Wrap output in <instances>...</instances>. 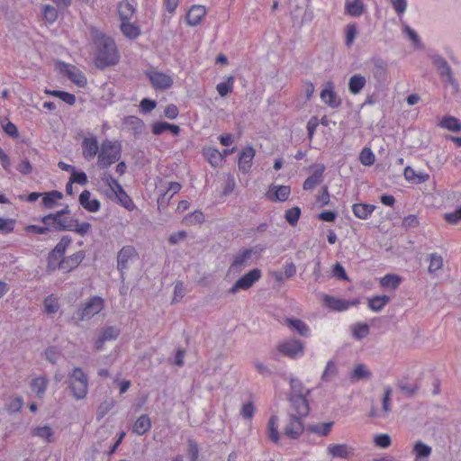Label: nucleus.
Instances as JSON below:
<instances>
[{
    "label": "nucleus",
    "mask_w": 461,
    "mask_h": 461,
    "mask_svg": "<svg viewBox=\"0 0 461 461\" xmlns=\"http://www.w3.org/2000/svg\"><path fill=\"white\" fill-rule=\"evenodd\" d=\"M91 37L95 67L104 69L116 65L120 56L113 39L96 29L91 31Z\"/></svg>",
    "instance_id": "f257e3e1"
},
{
    "label": "nucleus",
    "mask_w": 461,
    "mask_h": 461,
    "mask_svg": "<svg viewBox=\"0 0 461 461\" xmlns=\"http://www.w3.org/2000/svg\"><path fill=\"white\" fill-rule=\"evenodd\" d=\"M41 221L45 225L51 226L52 231H74L84 237L92 230L89 222H78L75 218L69 216H59V213H49L41 218Z\"/></svg>",
    "instance_id": "f03ea898"
},
{
    "label": "nucleus",
    "mask_w": 461,
    "mask_h": 461,
    "mask_svg": "<svg viewBox=\"0 0 461 461\" xmlns=\"http://www.w3.org/2000/svg\"><path fill=\"white\" fill-rule=\"evenodd\" d=\"M122 154L121 144H116L109 140L103 141L101 150L98 154L97 166L102 168H108L113 163L119 161Z\"/></svg>",
    "instance_id": "7ed1b4c3"
},
{
    "label": "nucleus",
    "mask_w": 461,
    "mask_h": 461,
    "mask_svg": "<svg viewBox=\"0 0 461 461\" xmlns=\"http://www.w3.org/2000/svg\"><path fill=\"white\" fill-rule=\"evenodd\" d=\"M68 386L77 400L86 397L88 392V380L86 375L80 367H75L68 376Z\"/></svg>",
    "instance_id": "20e7f679"
},
{
    "label": "nucleus",
    "mask_w": 461,
    "mask_h": 461,
    "mask_svg": "<svg viewBox=\"0 0 461 461\" xmlns=\"http://www.w3.org/2000/svg\"><path fill=\"white\" fill-rule=\"evenodd\" d=\"M72 242L71 237L63 236L54 249L49 253L47 259V271L49 273L54 272L57 269H61V260L64 258L67 248Z\"/></svg>",
    "instance_id": "39448f33"
},
{
    "label": "nucleus",
    "mask_w": 461,
    "mask_h": 461,
    "mask_svg": "<svg viewBox=\"0 0 461 461\" xmlns=\"http://www.w3.org/2000/svg\"><path fill=\"white\" fill-rule=\"evenodd\" d=\"M139 258V254L133 246H123L117 254V269L121 274L122 281L125 279V272L131 264Z\"/></svg>",
    "instance_id": "423d86ee"
},
{
    "label": "nucleus",
    "mask_w": 461,
    "mask_h": 461,
    "mask_svg": "<svg viewBox=\"0 0 461 461\" xmlns=\"http://www.w3.org/2000/svg\"><path fill=\"white\" fill-rule=\"evenodd\" d=\"M104 300L99 296H94L87 301L85 305L77 312V319L83 321L91 319L104 309Z\"/></svg>",
    "instance_id": "0eeeda50"
},
{
    "label": "nucleus",
    "mask_w": 461,
    "mask_h": 461,
    "mask_svg": "<svg viewBox=\"0 0 461 461\" xmlns=\"http://www.w3.org/2000/svg\"><path fill=\"white\" fill-rule=\"evenodd\" d=\"M261 277V270L254 268L238 279L234 285L229 289L230 294H236L239 290L249 289Z\"/></svg>",
    "instance_id": "6e6552de"
},
{
    "label": "nucleus",
    "mask_w": 461,
    "mask_h": 461,
    "mask_svg": "<svg viewBox=\"0 0 461 461\" xmlns=\"http://www.w3.org/2000/svg\"><path fill=\"white\" fill-rule=\"evenodd\" d=\"M289 402L294 412L297 417L303 418L308 416L310 411V406L306 396L303 394L302 391H298V393L292 394L289 397Z\"/></svg>",
    "instance_id": "1a4fd4ad"
},
{
    "label": "nucleus",
    "mask_w": 461,
    "mask_h": 461,
    "mask_svg": "<svg viewBox=\"0 0 461 461\" xmlns=\"http://www.w3.org/2000/svg\"><path fill=\"white\" fill-rule=\"evenodd\" d=\"M277 350L282 355L294 358L303 353V345L299 339H289L277 346Z\"/></svg>",
    "instance_id": "9d476101"
},
{
    "label": "nucleus",
    "mask_w": 461,
    "mask_h": 461,
    "mask_svg": "<svg viewBox=\"0 0 461 461\" xmlns=\"http://www.w3.org/2000/svg\"><path fill=\"white\" fill-rule=\"evenodd\" d=\"M255 253L253 249H244L234 256L233 261L229 267V272L240 273L249 265V260Z\"/></svg>",
    "instance_id": "9b49d317"
},
{
    "label": "nucleus",
    "mask_w": 461,
    "mask_h": 461,
    "mask_svg": "<svg viewBox=\"0 0 461 461\" xmlns=\"http://www.w3.org/2000/svg\"><path fill=\"white\" fill-rule=\"evenodd\" d=\"M60 70L77 86L84 87L86 86V77L77 67L60 62Z\"/></svg>",
    "instance_id": "f8f14e48"
},
{
    "label": "nucleus",
    "mask_w": 461,
    "mask_h": 461,
    "mask_svg": "<svg viewBox=\"0 0 461 461\" xmlns=\"http://www.w3.org/2000/svg\"><path fill=\"white\" fill-rule=\"evenodd\" d=\"M146 75L155 89L165 90L173 85L171 77L165 73L157 70H150L147 71Z\"/></svg>",
    "instance_id": "ddd939ff"
},
{
    "label": "nucleus",
    "mask_w": 461,
    "mask_h": 461,
    "mask_svg": "<svg viewBox=\"0 0 461 461\" xmlns=\"http://www.w3.org/2000/svg\"><path fill=\"white\" fill-rule=\"evenodd\" d=\"M304 426L302 418L297 417L295 414H290V422L285 426L284 433L286 437L292 439H296L303 432Z\"/></svg>",
    "instance_id": "4468645a"
},
{
    "label": "nucleus",
    "mask_w": 461,
    "mask_h": 461,
    "mask_svg": "<svg viewBox=\"0 0 461 461\" xmlns=\"http://www.w3.org/2000/svg\"><path fill=\"white\" fill-rule=\"evenodd\" d=\"M373 69L372 74L376 81L377 86L380 87L384 86L387 79V63L382 59L381 58H376L373 59Z\"/></svg>",
    "instance_id": "2eb2a0df"
},
{
    "label": "nucleus",
    "mask_w": 461,
    "mask_h": 461,
    "mask_svg": "<svg viewBox=\"0 0 461 461\" xmlns=\"http://www.w3.org/2000/svg\"><path fill=\"white\" fill-rule=\"evenodd\" d=\"M332 457L348 459L354 456L355 449L348 444H330L327 448Z\"/></svg>",
    "instance_id": "dca6fc26"
},
{
    "label": "nucleus",
    "mask_w": 461,
    "mask_h": 461,
    "mask_svg": "<svg viewBox=\"0 0 461 461\" xmlns=\"http://www.w3.org/2000/svg\"><path fill=\"white\" fill-rule=\"evenodd\" d=\"M86 257L84 250H79L69 257H64L61 260V269L65 272H70L76 269Z\"/></svg>",
    "instance_id": "f3484780"
},
{
    "label": "nucleus",
    "mask_w": 461,
    "mask_h": 461,
    "mask_svg": "<svg viewBox=\"0 0 461 461\" xmlns=\"http://www.w3.org/2000/svg\"><path fill=\"white\" fill-rule=\"evenodd\" d=\"M205 14L206 7L204 5H193L186 14V23L191 26H195L201 23Z\"/></svg>",
    "instance_id": "a211bd4d"
},
{
    "label": "nucleus",
    "mask_w": 461,
    "mask_h": 461,
    "mask_svg": "<svg viewBox=\"0 0 461 461\" xmlns=\"http://www.w3.org/2000/svg\"><path fill=\"white\" fill-rule=\"evenodd\" d=\"M91 193L84 190L78 198L79 204L89 212H96L100 210L101 203L97 199H90Z\"/></svg>",
    "instance_id": "6ab92c4d"
},
{
    "label": "nucleus",
    "mask_w": 461,
    "mask_h": 461,
    "mask_svg": "<svg viewBox=\"0 0 461 461\" xmlns=\"http://www.w3.org/2000/svg\"><path fill=\"white\" fill-rule=\"evenodd\" d=\"M255 156V149L253 147L249 146L242 149L239 158V168L244 173H247L252 165V159Z\"/></svg>",
    "instance_id": "aec40b11"
},
{
    "label": "nucleus",
    "mask_w": 461,
    "mask_h": 461,
    "mask_svg": "<svg viewBox=\"0 0 461 461\" xmlns=\"http://www.w3.org/2000/svg\"><path fill=\"white\" fill-rule=\"evenodd\" d=\"M432 448L429 445L419 440L415 442L412 448V455L414 456V461H429V457L431 455Z\"/></svg>",
    "instance_id": "412c9836"
},
{
    "label": "nucleus",
    "mask_w": 461,
    "mask_h": 461,
    "mask_svg": "<svg viewBox=\"0 0 461 461\" xmlns=\"http://www.w3.org/2000/svg\"><path fill=\"white\" fill-rule=\"evenodd\" d=\"M119 334L120 330L118 328L113 326L106 327L105 329L103 330L98 339L95 341V348L97 350L102 349L105 341L117 339Z\"/></svg>",
    "instance_id": "4be33fe9"
},
{
    "label": "nucleus",
    "mask_w": 461,
    "mask_h": 461,
    "mask_svg": "<svg viewBox=\"0 0 461 461\" xmlns=\"http://www.w3.org/2000/svg\"><path fill=\"white\" fill-rule=\"evenodd\" d=\"M83 156L86 159L91 160L98 152V142L95 137L85 138L82 141Z\"/></svg>",
    "instance_id": "5701e85b"
},
{
    "label": "nucleus",
    "mask_w": 461,
    "mask_h": 461,
    "mask_svg": "<svg viewBox=\"0 0 461 461\" xmlns=\"http://www.w3.org/2000/svg\"><path fill=\"white\" fill-rule=\"evenodd\" d=\"M325 170L324 165L318 166V168L314 170V172L306 178L303 183L304 190H312L315 187V185L322 181L323 172Z\"/></svg>",
    "instance_id": "b1692460"
},
{
    "label": "nucleus",
    "mask_w": 461,
    "mask_h": 461,
    "mask_svg": "<svg viewBox=\"0 0 461 461\" xmlns=\"http://www.w3.org/2000/svg\"><path fill=\"white\" fill-rule=\"evenodd\" d=\"M151 428V420L147 414L140 415L132 426V432L141 436L149 431Z\"/></svg>",
    "instance_id": "393cba45"
},
{
    "label": "nucleus",
    "mask_w": 461,
    "mask_h": 461,
    "mask_svg": "<svg viewBox=\"0 0 461 461\" xmlns=\"http://www.w3.org/2000/svg\"><path fill=\"white\" fill-rule=\"evenodd\" d=\"M330 89H323L321 92V98L331 108H338L341 104V100L332 89V84L329 83Z\"/></svg>",
    "instance_id": "a878e982"
},
{
    "label": "nucleus",
    "mask_w": 461,
    "mask_h": 461,
    "mask_svg": "<svg viewBox=\"0 0 461 461\" xmlns=\"http://www.w3.org/2000/svg\"><path fill=\"white\" fill-rule=\"evenodd\" d=\"M375 209V206L373 204L368 203H354L352 206V211L354 215L361 220H366L368 218V216L371 215V213Z\"/></svg>",
    "instance_id": "bb28decb"
},
{
    "label": "nucleus",
    "mask_w": 461,
    "mask_h": 461,
    "mask_svg": "<svg viewBox=\"0 0 461 461\" xmlns=\"http://www.w3.org/2000/svg\"><path fill=\"white\" fill-rule=\"evenodd\" d=\"M372 376V373L364 364H358L355 366L350 374L351 382H358L360 380H368Z\"/></svg>",
    "instance_id": "cd10ccee"
},
{
    "label": "nucleus",
    "mask_w": 461,
    "mask_h": 461,
    "mask_svg": "<svg viewBox=\"0 0 461 461\" xmlns=\"http://www.w3.org/2000/svg\"><path fill=\"white\" fill-rule=\"evenodd\" d=\"M366 77L360 74L353 75L348 81V90L353 95H357L366 85Z\"/></svg>",
    "instance_id": "c85d7f7f"
},
{
    "label": "nucleus",
    "mask_w": 461,
    "mask_h": 461,
    "mask_svg": "<svg viewBox=\"0 0 461 461\" xmlns=\"http://www.w3.org/2000/svg\"><path fill=\"white\" fill-rule=\"evenodd\" d=\"M31 433L33 437H39L44 439L46 442L50 443L54 441V431L49 425H44L42 427H35L32 429Z\"/></svg>",
    "instance_id": "c756f323"
},
{
    "label": "nucleus",
    "mask_w": 461,
    "mask_h": 461,
    "mask_svg": "<svg viewBox=\"0 0 461 461\" xmlns=\"http://www.w3.org/2000/svg\"><path fill=\"white\" fill-rule=\"evenodd\" d=\"M135 13V8L128 0H123L118 5V14L122 21H130Z\"/></svg>",
    "instance_id": "7c9ffc66"
},
{
    "label": "nucleus",
    "mask_w": 461,
    "mask_h": 461,
    "mask_svg": "<svg viewBox=\"0 0 461 461\" xmlns=\"http://www.w3.org/2000/svg\"><path fill=\"white\" fill-rule=\"evenodd\" d=\"M323 301L334 311H345L348 309V300L336 298L330 295H324Z\"/></svg>",
    "instance_id": "2f4dec72"
},
{
    "label": "nucleus",
    "mask_w": 461,
    "mask_h": 461,
    "mask_svg": "<svg viewBox=\"0 0 461 461\" xmlns=\"http://www.w3.org/2000/svg\"><path fill=\"white\" fill-rule=\"evenodd\" d=\"M203 154L213 167H218L223 160V155L215 148L204 149Z\"/></svg>",
    "instance_id": "473e14b6"
},
{
    "label": "nucleus",
    "mask_w": 461,
    "mask_h": 461,
    "mask_svg": "<svg viewBox=\"0 0 461 461\" xmlns=\"http://www.w3.org/2000/svg\"><path fill=\"white\" fill-rule=\"evenodd\" d=\"M121 31L128 39H136L140 34L139 26L131 23L129 21H122Z\"/></svg>",
    "instance_id": "72a5a7b5"
},
{
    "label": "nucleus",
    "mask_w": 461,
    "mask_h": 461,
    "mask_svg": "<svg viewBox=\"0 0 461 461\" xmlns=\"http://www.w3.org/2000/svg\"><path fill=\"white\" fill-rule=\"evenodd\" d=\"M277 416L273 415L270 417L267 422V437L274 443H278L280 439V435L277 429Z\"/></svg>",
    "instance_id": "f704fd0d"
},
{
    "label": "nucleus",
    "mask_w": 461,
    "mask_h": 461,
    "mask_svg": "<svg viewBox=\"0 0 461 461\" xmlns=\"http://www.w3.org/2000/svg\"><path fill=\"white\" fill-rule=\"evenodd\" d=\"M276 188V191L273 194H269L268 198L271 201H279V202H285L289 198V195L291 194V188L288 185H278L274 186Z\"/></svg>",
    "instance_id": "c9c22d12"
},
{
    "label": "nucleus",
    "mask_w": 461,
    "mask_h": 461,
    "mask_svg": "<svg viewBox=\"0 0 461 461\" xmlns=\"http://www.w3.org/2000/svg\"><path fill=\"white\" fill-rule=\"evenodd\" d=\"M48 384H49V381L46 377L40 376V377L34 378L32 381L31 386H32V389L36 393L37 396L39 398H41L45 393Z\"/></svg>",
    "instance_id": "e433bc0d"
},
{
    "label": "nucleus",
    "mask_w": 461,
    "mask_h": 461,
    "mask_svg": "<svg viewBox=\"0 0 461 461\" xmlns=\"http://www.w3.org/2000/svg\"><path fill=\"white\" fill-rule=\"evenodd\" d=\"M439 126L455 132L461 131V122L453 116L443 117Z\"/></svg>",
    "instance_id": "4c0bfd02"
},
{
    "label": "nucleus",
    "mask_w": 461,
    "mask_h": 461,
    "mask_svg": "<svg viewBox=\"0 0 461 461\" xmlns=\"http://www.w3.org/2000/svg\"><path fill=\"white\" fill-rule=\"evenodd\" d=\"M389 301L388 295H376L368 299V307L375 312H379Z\"/></svg>",
    "instance_id": "58836bf2"
},
{
    "label": "nucleus",
    "mask_w": 461,
    "mask_h": 461,
    "mask_svg": "<svg viewBox=\"0 0 461 461\" xmlns=\"http://www.w3.org/2000/svg\"><path fill=\"white\" fill-rule=\"evenodd\" d=\"M364 10L365 6L359 0L346 4V11L351 16L358 17L364 13Z\"/></svg>",
    "instance_id": "ea45409f"
},
{
    "label": "nucleus",
    "mask_w": 461,
    "mask_h": 461,
    "mask_svg": "<svg viewBox=\"0 0 461 461\" xmlns=\"http://www.w3.org/2000/svg\"><path fill=\"white\" fill-rule=\"evenodd\" d=\"M115 406V401L112 397H107L97 409L98 420L104 418L113 407Z\"/></svg>",
    "instance_id": "a19ab883"
},
{
    "label": "nucleus",
    "mask_w": 461,
    "mask_h": 461,
    "mask_svg": "<svg viewBox=\"0 0 461 461\" xmlns=\"http://www.w3.org/2000/svg\"><path fill=\"white\" fill-rule=\"evenodd\" d=\"M233 83H234V77L233 76H229L226 78V81L219 83L217 85L216 89L218 91V94L221 97L226 96L229 93H230L232 91Z\"/></svg>",
    "instance_id": "79ce46f5"
},
{
    "label": "nucleus",
    "mask_w": 461,
    "mask_h": 461,
    "mask_svg": "<svg viewBox=\"0 0 461 461\" xmlns=\"http://www.w3.org/2000/svg\"><path fill=\"white\" fill-rule=\"evenodd\" d=\"M401 283V277L397 275L388 274L381 278L380 284L383 287L396 289Z\"/></svg>",
    "instance_id": "37998d69"
},
{
    "label": "nucleus",
    "mask_w": 461,
    "mask_h": 461,
    "mask_svg": "<svg viewBox=\"0 0 461 461\" xmlns=\"http://www.w3.org/2000/svg\"><path fill=\"white\" fill-rule=\"evenodd\" d=\"M23 399L22 396L10 397L9 402L5 404V410L9 413L20 411L23 406Z\"/></svg>",
    "instance_id": "c03bdc74"
},
{
    "label": "nucleus",
    "mask_w": 461,
    "mask_h": 461,
    "mask_svg": "<svg viewBox=\"0 0 461 461\" xmlns=\"http://www.w3.org/2000/svg\"><path fill=\"white\" fill-rule=\"evenodd\" d=\"M286 323L297 330L302 336H306L309 332L308 326L300 319H286Z\"/></svg>",
    "instance_id": "a18cd8bd"
},
{
    "label": "nucleus",
    "mask_w": 461,
    "mask_h": 461,
    "mask_svg": "<svg viewBox=\"0 0 461 461\" xmlns=\"http://www.w3.org/2000/svg\"><path fill=\"white\" fill-rule=\"evenodd\" d=\"M337 374H338L337 365L332 360H330L327 363V366L322 373L321 380L324 382H329L333 377H335L337 375Z\"/></svg>",
    "instance_id": "49530a36"
},
{
    "label": "nucleus",
    "mask_w": 461,
    "mask_h": 461,
    "mask_svg": "<svg viewBox=\"0 0 461 461\" xmlns=\"http://www.w3.org/2000/svg\"><path fill=\"white\" fill-rule=\"evenodd\" d=\"M301 216V209L298 206H294L291 209L285 211V218L286 221L294 226L297 224L299 218Z\"/></svg>",
    "instance_id": "de8ad7c7"
},
{
    "label": "nucleus",
    "mask_w": 461,
    "mask_h": 461,
    "mask_svg": "<svg viewBox=\"0 0 461 461\" xmlns=\"http://www.w3.org/2000/svg\"><path fill=\"white\" fill-rule=\"evenodd\" d=\"M369 330V326L366 323H357L352 327L353 336L357 339L367 337Z\"/></svg>",
    "instance_id": "09e8293b"
},
{
    "label": "nucleus",
    "mask_w": 461,
    "mask_h": 461,
    "mask_svg": "<svg viewBox=\"0 0 461 461\" xmlns=\"http://www.w3.org/2000/svg\"><path fill=\"white\" fill-rule=\"evenodd\" d=\"M443 267V258L440 255H438L437 253H432L429 255V272L434 273L439 269H441Z\"/></svg>",
    "instance_id": "8fccbe9b"
},
{
    "label": "nucleus",
    "mask_w": 461,
    "mask_h": 461,
    "mask_svg": "<svg viewBox=\"0 0 461 461\" xmlns=\"http://www.w3.org/2000/svg\"><path fill=\"white\" fill-rule=\"evenodd\" d=\"M360 162L365 166H372L375 163V157L369 148H364L359 155Z\"/></svg>",
    "instance_id": "3c124183"
},
{
    "label": "nucleus",
    "mask_w": 461,
    "mask_h": 461,
    "mask_svg": "<svg viewBox=\"0 0 461 461\" xmlns=\"http://www.w3.org/2000/svg\"><path fill=\"white\" fill-rule=\"evenodd\" d=\"M437 64L440 75L443 77H447L448 81L453 83L452 70L447 62L443 59H439L437 60Z\"/></svg>",
    "instance_id": "603ef678"
},
{
    "label": "nucleus",
    "mask_w": 461,
    "mask_h": 461,
    "mask_svg": "<svg viewBox=\"0 0 461 461\" xmlns=\"http://www.w3.org/2000/svg\"><path fill=\"white\" fill-rule=\"evenodd\" d=\"M332 425L333 421H329L321 425H312L309 427V429L312 432L320 434L321 436H328L330 432Z\"/></svg>",
    "instance_id": "864d4df0"
},
{
    "label": "nucleus",
    "mask_w": 461,
    "mask_h": 461,
    "mask_svg": "<svg viewBox=\"0 0 461 461\" xmlns=\"http://www.w3.org/2000/svg\"><path fill=\"white\" fill-rule=\"evenodd\" d=\"M43 17L48 23H53L58 19V10L50 5H46L43 8Z\"/></svg>",
    "instance_id": "5fc2aeb1"
},
{
    "label": "nucleus",
    "mask_w": 461,
    "mask_h": 461,
    "mask_svg": "<svg viewBox=\"0 0 461 461\" xmlns=\"http://www.w3.org/2000/svg\"><path fill=\"white\" fill-rule=\"evenodd\" d=\"M332 276L339 280L350 282V279L348 276L343 266L339 262L333 265Z\"/></svg>",
    "instance_id": "6e6d98bb"
},
{
    "label": "nucleus",
    "mask_w": 461,
    "mask_h": 461,
    "mask_svg": "<svg viewBox=\"0 0 461 461\" xmlns=\"http://www.w3.org/2000/svg\"><path fill=\"white\" fill-rule=\"evenodd\" d=\"M24 230L27 232H32V233L41 234V235L47 234V233L52 231L51 226L45 225V224H43V226H39V225H34V224L27 225V226H25Z\"/></svg>",
    "instance_id": "4d7b16f0"
},
{
    "label": "nucleus",
    "mask_w": 461,
    "mask_h": 461,
    "mask_svg": "<svg viewBox=\"0 0 461 461\" xmlns=\"http://www.w3.org/2000/svg\"><path fill=\"white\" fill-rule=\"evenodd\" d=\"M69 179L71 180V183H77L81 185H86L88 183L87 176L83 171L73 170Z\"/></svg>",
    "instance_id": "13d9d810"
},
{
    "label": "nucleus",
    "mask_w": 461,
    "mask_h": 461,
    "mask_svg": "<svg viewBox=\"0 0 461 461\" xmlns=\"http://www.w3.org/2000/svg\"><path fill=\"white\" fill-rule=\"evenodd\" d=\"M188 456L190 461H197L199 457L198 444L194 439H188Z\"/></svg>",
    "instance_id": "bf43d9fd"
},
{
    "label": "nucleus",
    "mask_w": 461,
    "mask_h": 461,
    "mask_svg": "<svg viewBox=\"0 0 461 461\" xmlns=\"http://www.w3.org/2000/svg\"><path fill=\"white\" fill-rule=\"evenodd\" d=\"M117 198L120 201L121 204L126 209L131 211L134 208V203L131 197L126 194L125 191L122 192L120 190V194H117Z\"/></svg>",
    "instance_id": "052dcab7"
},
{
    "label": "nucleus",
    "mask_w": 461,
    "mask_h": 461,
    "mask_svg": "<svg viewBox=\"0 0 461 461\" xmlns=\"http://www.w3.org/2000/svg\"><path fill=\"white\" fill-rule=\"evenodd\" d=\"M15 221L13 219H5L0 217V230L3 233H10L14 231Z\"/></svg>",
    "instance_id": "680f3d73"
},
{
    "label": "nucleus",
    "mask_w": 461,
    "mask_h": 461,
    "mask_svg": "<svg viewBox=\"0 0 461 461\" xmlns=\"http://www.w3.org/2000/svg\"><path fill=\"white\" fill-rule=\"evenodd\" d=\"M185 221L190 224L202 223L204 221V215L201 211H194L186 215Z\"/></svg>",
    "instance_id": "e2e57ef3"
},
{
    "label": "nucleus",
    "mask_w": 461,
    "mask_h": 461,
    "mask_svg": "<svg viewBox=\"0 0 461 461\" xmlns=\"http://www.w3.org/2000/svg\"><path fill=\"white\" fill-rule=\"evenodd\" d=\"M46 359L51 364H56L60 357V352L55 347H50L45 350Z\"/></svg>",
    "instance_id": "0e129e2a"
},
{
    "label": "nucleus",
    "mask_w": 461,
    "mask_h": 461,
    "mask_svg": "<svg viewBox=\"0 0 461 461\" xmlns=\"http://www.w3.org/2000/svg\"><path fill=\"white\" fill-rule=\"evenodd\" d=\"M374 442L375 446L386 448L391 445V438L388 434H379L375 437Z\"/></svg>",
    "instance_id": "69168bd1"
},
{
    "label": "nucleus",
    "mask_w": 461,
    "mask_h": 461,
    "mask_svg": "<svg viewBox=\"0 0 461 461\" xmlns=\"http://www.w3.org/2000/svg\"><path fill=\"white\" fill-rule=\"evenodd\" d=\"M170 123L167 122H157L152 124V133L154 135H160L166 131H168Z\"/></svg>",
    "instance_id": "338daca9"
},
{
    "label": "nucleus",
    "mask_w": 461,
    "mask_h": 461,
    "mask_svg": "<svg viewBox=\"0 0 461 461\" xmlns=\"http://www.w3.org/2000/svg\"><path fill=\"white\" fill-rule=\"evenodd\" d=\"M445 219L447 222L451 224H456L459 221H461V206L452 212L446 213Z\"/></svg>",
    "instance_id": "774afa93"
}]
</instances>
